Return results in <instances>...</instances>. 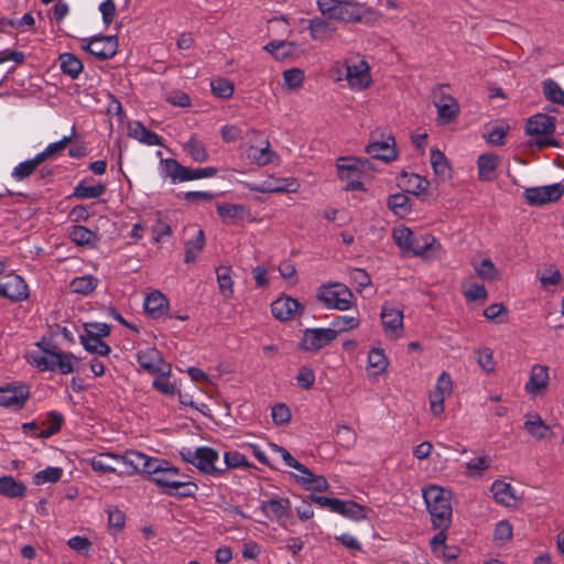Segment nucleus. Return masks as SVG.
Masks as SVG:
<instances>
[{
  "mask_svg": "<svg viewBox=\"0 0 564 564\" xmlns=\"http://www.w3.org/2000/svg\"><path fill=\"white\" fill-rule=\"evenodd\" d=\"M216 275L221 294L226 297H231V295L234 294L231 268L227 265H220L216 269Z\"/></svg>",
  "mask_w": 564,
  "mask_h": 564,
  "instance_id": "47",
  "label": "nucleus"
},
{
  "mask_svg": "<svg viewBox=\"0 0 564 564\" xmlns=\"http://www.w3.org/2000/svg\"><path fill=\"white\" fill-rule=\"evenodd\" d=\"M210 86L213 94L219 98H229L232 96L235 90L234 85L224 78L212 80Z\"/></svg>",
  "mask_w": 564,
  "mask_h": 564,
  "instance_id": "55",
  "label": "nucleus"
},
{
  "mask_svg": "<svg viewBox=\"0 0 564 564\" xmlns=\"http://www.w3.org/2000/svg\"><path fill=\"white\" fill-rule=\"evenodd\" d=\"M26 491L25 484L13 476L3 475L0 477V496L8 499H23Z\"/></svg>",
  "mask_w": 564,
  "mask_h": 564,
  "instance_id": "25",
  "label": "nucleus"
},
{
  "mask_svg": "<svg viewBox=\"0 0 564 564\" xmlns=\"http://www.w3.org/2000/svg\"><path fill=\"white\" fill-rule=\"evenodd\" d=\"M239 447L241 451L225 452L223 458H247L249 455L254 456V458H267L265 451L259 444L242 443Z\"/></svg>",
  "mask_w": 564,
  "mask_h": 564,
  "instance_id": "39",
  "label": "nucleus"
},
{
  "mask_svg": "<svg viewBox=\"0 0 564 564\" xmlns=\"http://www.w3.org/2000/svg\"><path fill=\"white\" fill-rule=\"evenodd\" d=\"M58 61L62 73L73 79H76L83 70L82 61L73 53L59 54Z\"/></svg>",
  "mask_w": 564,
  "mask_h": 564,
  "instance_id": "36",
  "label": "nucleus"
},
{
  "mask_svg": "<svg viewBox=\"0 0 564 564\" xmlns=\"http://www.w3.org/2000/svg\"><path fill=\"white\" fill-rule=\"evenodd\" d=\"M431 164L434 173L442 180L451 176V166L445 154L438 149L431 150Z\"/></svg>",
  "mask_w": 564,
  "mask_h": 564,
  "instance_id": "44",
  "label": "nucleus"
},
{
  "mask_svg": "<svg viewBox=\"0 0 564 564\" xmlns=\"http://www.w3.org/2000/svg\"><path fill=\"white\" fill-rule=\"evenodd\" d=\"M453 391V381L451 376L443 371L435 384L433 391L430 392V408L434 415H440L444 412V400L451 395Z\"/></svg>",
  "mask_w": 564,
  "mask_h": 564,
  "instance_id": "13",
  "label": "nucleus"
},
{
  "mask_svg": "<svg viewBox=\"0 0 564 564\" xmlns=\"http://www.w3.org/2000/svg\"><path fill=\"white\" fill-rule=\"evenodd\" d=\"M283 78L290 89H297L303 85L305 76L302 69L294 67L284 70Z\"/></svg>",
  "mask_w": 564,
  "mask_h": 564,
  "instance_id": "57",
  "label": "nucleus"
},
{
  "mask_svg": "<svg viewBox=\"0 0 564 564\" xmlns=\"http://www.w3.org/2000/svg\"><path fill=\"white\" fill-rule=\"evenodd\" d=\"M387 205L399 217H405L412 210L411 199L405 193L389 195Z\"/></svg>",
  "mask_w": 564,
  "mask_h": 564,
  "instance_id": "38",
  "label": "nucleus"
},
{
  "mask_svg": "<svg viewBox=\"0 0 564 564\" xmlns=\"http://www.w3.org/2000/svg\"><path fill=\"white\" fill-rule=\"evenodd\" d=\"M170 375H159L153 381V388L165 395H174L175 386L169 380Z\"/></svg>",
  "mask_w": 564,
  "mask_h": 564,
  "instance_id": "64",
  "label": "nucleus"
},
{
  "mask_svg": "<svg viewBox=\"0 0 564 564\" xmlns=\"http://www.w3.org/2000/svg\"><path fill=\"white\" fill-rule=\"evenodd\" d=\"M139 366L150 375H170L171 365L165 364L161 352L156 348H147L137 354Z\"/></svg>",
  "mask_w": 564,
  "mask_h": 564,
  "instance_id": "11",
  "label": "nucleus"
},
{
  "mask_svg": "<svg viewBox=\"0 0 564 564\" xmlns=\"http://www.w3.org/2000/svg\"><path fill=\"white\" fill-rule=\"evenodd\" d=\"M556 118L545 113L531 116L525 123L528 135H551L555 132Z\"/></svg>",
  "mask_w": 564,
  "mask_h": 564,
  "instance_id": "18",
  "label": "nucleus"
},
{
  "mask_svg": "<svg viewBox=\"0 0 564 564\" xmlns=\"http://www.w3.org/2000/svg\"><path fill=\"white\" fill-rule=\"evenodd\" d=\"M206 243L205 234L203 229H197L195 235L185 242L184 261L186 263L194 262L197 254L203 251Z\"/></svg>",
  "mask_w": 564,
  "mask_h": 564,
  "instance_id": "33",
  "label": "nucleus"
},
{
  "mask_svg": "<svg viewBox=\"0 0 564 564\" xmlns=\"http://www.w3.org/2000/svg\"><path fill=\"white\" fill-rule=\"evenodd\" d=\"M296 381L301 388L308 390L313 387V384L315 382V373L307 366H302L299 369V373L296 376Z\"/></svg>",
  "mask_w": 564,
  "mask_h": 564,
  "instance_id": "63",
  "label": "nucleus"
},
{
  "mask_svg": "<svg viewBox=\"0 0 564 564\" xmlns=\"http://www.w3.org/2000/svg\"><path fill=\"white\" fill-rule=\"evenodd\" d=\"M106 185L101 182H96L94 178L82 180L74 188L73 196L78 199H90L102 196L106 192Z\"/></svg>",
  "mask_w": 564,
  "mask_h": 564,
  "instance_id": "27",
  "label": "nucleus"
},
{
  "mask_svg": "<svg viewBox=\"0 0 564 564\" xmlns=\"http://www.w3.org/2000/svg\"><path fill=\"white\" fill-rule=\"evenodd\" d=\"M423 498L435 529H448L452 522V492L431 485L423 490Z\"/></svg>",
  "mask_w": 564,
  "mask_h": 564,
  "instance_id": "2",
  "label": "nucleus"
},
{
  "mask_svg": "<svg viewBox=\"0 0 564 564\" xmlns=\"http://www.w3.org/2000/svg\"><path fill=\"white\" fill-rule=\"evenodd\" d=\"M83 50L96 56L99 61H106L113 57L118 50V40L116 35H98L83 46Z\"/></svg>",
  "mask_w": 564,
  "mask_h": 564,
  "instance_id": "10",
  "label": "nucleus"
},
{
  "mask_svg": "<svg viewBox=\"0 0 564 564\" xmlns=\"http://www.w3.org/2000/svg\"><path fill=\"white\" fill-rule=\"evenodd\" d=\"M401 182L405 187L406 193H411L416 196L426 193L430 185V182L425 177L405 172L401 174Z\"/></svg>",
  "mask_w": 564,
  "mask_h": 564,
  "instance_id": "35",
  "label": "nucleus"
},
{
  "mask_svg": "<svg viewBox=\"0 0 564 564\" xmlns=\"http://www.w3.org/2000/svg\"><path fill=\"white\" fill-rule=\"evenodd\" d=\"M261 510L268 518L276 520L283 528L288 527V522L292 518L291 502L288 498H271L262 501Z\"/></svg>",
  "mask_w": 564,
  "mask_h": 564,
  "instance_id": "15",
  "label": "nucleus"
},
{
  "mask_svg": "<svg viewBox=\"0 0 564 564\" xmlns=\"http://www.w3.org/2000/svg\"><path fill=\"white\" fill-rule=\"evenodd\" d=\"M368 365L370 368L376 369V375L386 371L388 367V359L383 350L379 348H372L368 354Z\"/></svg>",
  "mask_w": 564,
  "mask_h": 564,
  "instance_id": "53",
  "label": "nucleus"
},
{
  "mask_svg": "<svg viewBox=\"0 0 564 564\" xmlns=\"http://www.w3.org/2000/svg\"><path fill=\"white\" fill-rule=\"evenodd\" d=\"M165 176H169L173 184L193 181V167L182 165L175 159L161 161Z\"/></svg>",
  "mask_w": 564,
  "mask_h": 564,
  "instance_id": "21",
  "label": "nucleus"
},
{
  "mask_svg": "<svg viewBox=\"0 0 564 564\" xmlns=\"http://www.w3.org/2000/svg\"><path fill=\"white\" fill-rule=\"evenodd\" d=\"M524 427L529 434L536 438H544L550 427L542 421L540 416H536L534 420H529L524 423Z\"/></svg>",
  "mask_w": 564,
  "mask_h": 564,
  "instance_id": "56",
  "label": "nucleus"
},
{
  "mask_svg": "<svg viewBox=\"0 0 564 564\" xmlns=\"http://www.w3.org/2000/svg\"><path fill=\"white\" fill-rule=\"evenodd\" d=\"M319 11L332 20L341 22H359L365 14L364 6L341 0H318Z\"/></svg>",
  "mask_w": 564,
  "mask_h": 564,
  "instance_id": "5",
  "label": "nucleus"
},
{
  "mask_svg": "<svg viewBox=\"0 0 564 564\" xmlns=\"http://www.w3.org/2000/svg\"><path fill=\"white\" fill-rule=\"evenodd\" d=\"M367 165H369L368 159L340 158L337 161L338 175L341 180L360 177Z\"/></svg>",
  "mask_w": 564,
  "mask_h": 564,
  "instance_id": "20",
  "label": "nucleus"
},
{
  "mask_svg": "<svg viewBox=\"0 0 564 564\" xmlns=\"http://www.w3.org/2000/svg\"><path fill=\"white\" fill-rule=\"evenodd\" d=\"M336 339V332L330 328H306L299 344L303 351L317 352Z\"/></svg>",
  "mask_w": 564,
  "mask_h": 564,
  "instance_id": "8",
  "label": "nucleus"
},
{
  "mask_svg": "<svg viewBox=\"0 0 564 564\" xmlns=\"http://www.w3.org/2000/svg\"><path fill=\"white\" fill-rule=\"evenodd\" d=\"M129 137L148 145H163L162 137L153 131L148 130L140 121L129 124Z\"/></svg>",
  "mask_w": 564,
  "mask_h": 564,
  "instance_id": "31",
  "label": "nucleus"
},
{
  "mask_svg": "<svg viewBox=\"0 0 564 564\" xmlns=\"http://www.w3.org/2000/svg\"><path fill=\"white\" fill-rule=\"evenodd\" d=\"M194 464L202 473L214 477L220 476L231 468H251L254 465L250 460H188Z\"/></svg>",
  "mask_w": 564,
  "mask_h": 564,
  "instance_id": "14",
  "label": "nucleus"
},
{
  "mask_svg": "<svg viewBox=\"0 0 564 564\" xmlns=\"http://www.w3.org/2000/svg\"><path fill=\"white\" fill-rule=\"evenodd\" d=\"M370 509L362 506L354 500H341L339 499L335 509V513H338L352 521H361L368 518Z\"/></svg>",
  "mask_w": 564,
  "mask_h": 564,
  "instance_id": "24",
  "label": "nucleus"
},
{
  "mask_svg": "<svg viewBox=\"0 0 564 564\" xmlns=\"http://www.w3.org/2000/svg\"><path fill=\"white\" fill-rule=\"evenodd\" d=\"M564 194V185L561 183L525 188L523 197L531 206H542L557 202Z\"/></svg>",
  "mask_w": 564,
  "mask_h": 564,
  "instance_id": "7",
  "label": "nucleus"
},
{
  "mask_svg": "<svg viewBox=\"0 0 564 564\" xmlns=\"http://www.w3.org/2000/svg\"><path fill=\"white\" fill-rule=\"evenodd\" d=\"M276 154L270 150V142L265 140L263 148L251 145L248 149V158L256 164L263 166L273 162Z\"/></svg>",
  "mask_w": 564,
  "mask_h": 564,
  "instance_id": "42",
  "label": "nucleus"
},
{
  "mask_svg": "<svg viewBox=\"0 0 564 564\" xmlns=\"http://www.w3.org/2000/svg\"><path fill=\"white\" fill-rule=\"evenodd\" d=\"M30 398V387L23 382H12L0 387V405L21 410Z\"/></svg>",
  "mask_w": 564,
  "mask_h": 564,
  "instance_id": "6",
  "label": "nucleus"
},
{
  "mask_svg": "<svg viewBox=\"0 0 564 564\" xmlns=\"http://www.w3.org/2000/svg\"><path fill=\"white\" fill-rule=\"evenodd\" d=\"M169 308V301L160 291L151 292L144 300V311L153 318H160Z\"/></svg>",
  "mask_w": 564,
  "mask_h": 564,
  "instance_id": "29",
  "label": "nucleus"
},
{
  "mask_svg": "<svg viewBox=\"0 0 564 564\" xmlns=\"http://www.w3.org/2000/svg\"><path fill=\"white\" fill-rule=\"evenodd\" d=\"M508 124L495 127L486 135V141L491 145L501 147L505 144V139L508 134Z\"/></svg>",
  "mask_w": 564,
  "mask_h": 564,
  "instance_id": "59",
  "label": "nucleus"
},
{
  "mask_svg": "<svg viewBox=\"0 0 564 564\" xmlns=\"http://www.w3.org/2000/svg\"><path fill=\"white\" fill-rule=\"evenodd\" d=\"M316 299L326 308L347 311L352 306L354 294L345 284L333 282L322 284L317 289Z\"/></svg>",
  "mask_w": 564,
  "mask_h": 564,
  "instance_id": "4",
  "label": "nucleus"
},
{
  "mask_svg": "<svg viewBox=\"0 0 564 564\" xmlns=\"http://www.w3.org/2000/svg\"><path fill=\"white\" fill-rule=\"evenodd\" d=\"M308 30L312 39L315 41L329 40L336 31L329 22L322 18H314L310 20Z\"/></svg>",
  "mask_w": 564,
  "mask_h": 564,
  "instance_id": "34",
  "label": "nucleus"
},
{
  "mask_svg": "<svg viewBox=\"0 0 564 564\" xmlns=\"http://www.w3.org/2000/svg\"><path fill=\"white\" fill-rule=\"evenodd\" d=\"M0 296L12 302H21L29 296V288L25 281L18 274L11 273L0 281Z\"/></svg>",
  "mask_w": 564,
  "mask_h": 564,
  "instance_id": "12",
  "label": "nucleus"
},
{
  "mask_svg": "<svg viewBox=\"0 0 564 564\" xmlns=\"http://www.w3.org/2000/svg\"><path fill=\"white\" fill-rule=\"evenodd\" d=\"M102 337H96L90 335H80V344L84 348L90 352L96 354L98 356H108L111 351L110 346L101 340Z\"/></svg>",
  "mask_w": 564,
  "mask_h": 564,
  "instance_id": "41",
  "label": "nucleus"
},
{
  "mask_svg": "<svg viewBox=\"0 0 564 564\" xmlns=\"http://www.w3.org/2000/svg\"><path fill=\"white\" fill-rule=\"evenodd\" d=\"M158 216L159 218L155 225L152 226L151 231L153 235V239L156 242H160L164 237H170L172 235V229L170 224L161 218L160 212L158 213Z\"/></svg>",
  "mask_w": 564,
  "mask_h": 564,
  "instance_id": "60",
  "label": "nucleus"
},
{
  "mask_svg": "<svg viewBox=\"0 0 564 564\" xmlns=\"http://www.w3.org/2000/svg\"><path fill=\"white\" fill-rule=\"evenodd\" d=\"M381 319L386 333L389 336H398L403 327L402 311L383 306L381 310Z\"/></svg>",
  "mask_w": 564,
  "mask_h": 564,
  "instance_id": "28",
  "label": "nucleus"
},
{
  "mask_svg": "<svg viewBox=\"0 0 564 564\" xmlns=\"http://www.w3.org/2000/svg\"><path fill=\"white\" fill-rule=\"evenodd\" d=\"M284 462L286 463L288 466L293 467L303 474V476L299 477V481H301L302 484L311 485V489L315 491H325L328 488V482L325 477L314 475L299 460Z\"/></svg>",
  "mask_w": 564,
  "mask_h": 564,
  "instance_id": "26",
  "label": "nucleus"
},
{
  "mask_svg": "<svg viewBox=\"0 0 564 564\" xmlns=\"http://www.w3.org/2000/svg\"><path fill=\"white\" fill-rule=\"evenodd\" d=\"M183 149L191 158L198 163L206 162L209 158L208 152L202 141L192 135L188 141L183 144Z\"/></svg>",
  "mask_w": 564,
  "mask_h": 564,
  "instance_id": "43",
  "label": "nucleus"
},
{
  "mask_svg": "<svg viewBox=\"0 0 564 564\" xmlns=\"http://www.w3.org/2000/svg\"><path fill=\"white\" fill-rule=\"evenodd\" d=\"M173 488L171 490H163V494L177 498H189L194 497L198 490V486L191 481L172 482Z\"/></svg>",
  "mask_w": 564,
  "mask_h": 564,
  "instance_id": "49",
  "label": "nucleus"
},
{
  "mask_svg": "<svg viewBox=\"0 0 564 564\" xmlns=\"http://www.w3.org/2000/svg\"><path fill=\"white\" fill-rule=\"evenodd\" d=\"M75 135L76 129L75 126H73L70 135H65L59 141L48 144L44 151L37 153L39 158L42 160V162H44L45 160L62 152L72 142Z\"/></svg>",
  "mask_w": 564,
  "mask_h": 564,
  "instance_id": "48",
  "label": "nucleus"
},
{
  "mask_svg": "<svg viewBox=\"0 0 564 564\" xmlns=\"http://www.w3.org/2000/svg\"><path fill=\"white\" fill-rule=\"evenodd\" d=\"M549 384V368L543 365H534L530 371V377L525 383V391L529 394L536 395L546 389Z\"/></svg>",
  "mask_w": 564,
  "mask_h": 564,
  "instance_id": "22",
  "label": "nucleus"
},
{
  "mask_svg": "<svg viewBox=\"0 0 564 564\" xmlns=\"http://www.w3.org/2000/svg\"><path fill=\"white\" fill-rule=\"evenodd\" d=\"M542 90L546 100L564 107V89L552 78L542 82Z\"/></svg>",
  "mask_w": 564,
  "mask_h": 564,
  "instance_id": "45",
  "label": "nucleus"
},
{
  "mask_svg": "<svg viewBox=\"0 0 564 564\" xmlns=\"http://www.w3.org/2000/svg\"><path fill=\"white\" fill-rule=\"evenodd\" d=\"M499 161V155L491 152L479 155L477 160L479 180L485 182L495 181Z\"/></svg>",
  "mask_w": 564,
  "mask_h": 564,
  "instance_id": "23",
  "label": "nucleus"
},
{
  "mask_svg": "<svg viewBox=\"0 0 564 564\" xmlns=\"http://www.w3.org/2000/svg\"><path fill=\"white\" fill-rule=\"evenodd\" d=\"M124 469L119 470L121 474H142L150 477L163 490H171L172 482H176L174 478L180 477V470L171 466L170 460H141L134 464V460H121Z\"/></svg>",
  "mask_w": 564,
  "mask_h": 564,
  "instance_id": "1",
  "label": "nucleus"
},
{
  "mask_svg": "<svg viewBox=\"0 0 564 564\" xmlns=\"http://www.w3.org/2000/svg\"><path fill=\"white\" fill-rule=\"evenodd\" d=\"M359 319L352 316H336L332 322L330 329L336 332V337L341 332L355 329L359 326Z\"/></svg>",
  "mask_w": 564,
  "mask_h": 564,
  "instance_id": "54",
  "label": "nucleus"
},
{
  "mask_svg": "<svg viewBox=\"0 0 564 564\" xmlns=\"http://www.w3.org/2000/svg\"><path fill=\"white\" fill-rule=\"evenodd\" d=\"M78 358L70 352L51 354V356H39L34 358L35 365L41 370H57L62 375H67L74 371L73 361Z\"/></svg>",
  "mask_w": 564,
  "mask_h": 564,
  "instance_id": "9",
  "label": "nucleus"
},
{
  "mask_svg": "<svg viewBox=\"0 0 564 564\" xmlns=\"http://www.w3.org/2000/svg\"><path fill=\"white\" fill-rule=\"evenodd\" d=\"M42 163V160L36 154L33 159L19 163L13 169L11 176L17 181H23L30 175H32L36 167Z\"/></svg>",
  "mask_w": 564,
  "mask_h": 564,
  "instance_id": "46",
  "label": "nucleus"
},
{
  "mask_svg": "<svg viewBox=\"0 0 564 564\" xmlns=\"http://www.w3.org/2000/svg\"><path fill=\"white\" fill-rule=\"evenodd\" d=\"M491 491L495 500L502 506H511L516 501L512 487L501 480H496L491 485Z\"/></svg>",
  "mask_w": 564,
  "mask_h": 564,
  "instance_id": "40",
  "label": "nucleus"
},
{
  "mask_svg": "<svg viewBox=\"0 0 564 564\" xmlns=\"http://www.w3.org/2000/svg\"><path fill=\"white\" fill-rule=\"evenodd\" d=\"M366 153L375 159L382 162H390L397 158V151L394 148V138L389 135L386 140L377 141L372 140L366 147Z\"/></svg>",
  "mask_w": 564,
  "mask_h": 564,
  "instance_id": "19",
  "label": "nucleus"
},
{
  "mask_svg": "<svg viewBox=\"0 0 564 564\" xmlns=\"http://www.w3.org/2000/svg\"><path fill=\"white\" fill-rule=\"evenodd\" d=\"M108 524L110 529L121 530L126 523V514L116 506H110L107 509Z\"/></svg>",
  "mask_w": 564,
  "mask_h": 564,
  "instance_id": "58",
  "label": "nucleus"
},
{
  "mask_svg": "<svg viewBox=\"0 0 564 564\" xmlns=\"http://www.w3.org/2000/svg\"><path fill=\"white\" fill-rule=\"evenodd\" d=\"M63 423L64 416L62 413L56 411L48 412L46 420L43 422V425L48 424V427H45L43 432H40L42 434V438H48L56 434L62 429Z\"/></svg>",
  "mask_w": 564,
  "mask_h": 564,
  "instance_id": "51",
  "label": "nucleus"
},
{
  "mask_svg": "<svg viewBox=\"0 0 564 564\" xmlns=\"http://www.w3.org/2000/svg\"><path fill=\"white\" fill-rule=\"evenodd\" d=\"M434 104L437 108L438 118L444 122L454 120L459 112L457 101L452 96L446 95L443 91L440 93V100Z\"/></svg>",
  "mask_w": 564,
  "mask_h": 564,
  "instance_id": "30",
  "label": "nucleus"
},
{
  "mask_svg": "<svg viewBox=\"0 0 564 564\" xmlns=\"http://www.w3.org/2000/svg\"><path fill=\"white\" fill-rule=\"evenodd\" d=\"M392 238L402 252H411L416 257H430L436 249H441V245L432 235L422 234L417 236L404 226L394 228Z\"/></svg>",
  "mask_w": 564,
  "mask_h": 564,
  "instance_id": "3",
  "label": "nucleus"
},
{
  "mask_svg": "<svg viewBox=\"0 0 564 564\" xmlns=\"http://www.w3.org/2000/svg\"><path fill=\"white\" fill-rule=\"evenodd\" d=\"M110 334V326L106 323H86L84 325V334L96 337H107Z\"/></svg>",
  "mask_w": 564,
  "mask_h": 564,
  "instance_id": "62",
  "label": "nucleus"
},
{
  "mask_svg": "<svg viewBox=\"0 0 564 564\" xmlns=\"http://www.w3.org/2000/svg\"><path fill=\"white\" fill-rule=\"evenodd\" d=\"M272 315L281 321L286 322L293 319L296 315L301 316L304 312V306L291 296H280L271 304Z\"/></svg>",
  "mask_w": 564,
  "mask_h": 564,
  "instance_id": "16",
  "label": "nucleus"
},
{
  "mask_svg": "<svg viewBox=\"0 0 564 564\" xmlns=\"http://www.w3.org/2000/svg\"><path fill=\"white\" fill-rule=\"evenodd\" d=\"M70 240L80 247H95L98 242V235L87 227L75 225L69 229Z\"/></svg>",
  "mask_w": 564,
  "mask_h": 564,
  "instance_id": "32",
  "label": "nucleus"
},
{
  "mask_svg": "<svg viewBox=\"0 0 564 564\" xmlns=\"http://www.w3.org/2000/svg\"><path fill=\"white\" fill-rule=\"evenodd\" d=\"M243 206L237 204H219L217 205V213L223 219H234L241 217Z\"/></svg>",
  "mask_w": 564,
  "mask_h": 564,
  "instance_id": "61",
  "label": "nucleus"
},
{
  "mask_svg": "<svg viewBox=\"0 0 564 564\" xmlns=\"http://www.w3.org/2000/svg\"><path fill=\"white\" fill-rule=\"evenodd\" d=\"M97 286V279L93 275H84L75 278L70 282V289L73 292L78 294H88L93 292Z\"/></svg>",
  "mask_w": 564,
  "mask_h": 564,
  "instance_id": "52",
  "label": "nucleus"
},
{
  "mask_svg": "<svg viewBox=\"0 0 564 564\" xmlns=\"http://www.w3.org/2000/svg\"><path fill=\"white\" fill-rule=\"evenodd\" d=\"M263 48L275 59L285 61L294 54L296 45L290 41H271Z\"/></svg>",
  "mask_w": 564,
  "mask_h": 564,
  "instance_id": "37",
  "label": "nucleus"
},
{
  "mask_svg": "<svg viewBox=\"0 0 564 564\" xmlns=\"http://www.w3.org/2000/svg\"><path fill=\"white\" fill-rule=\"evenodd\" d=\"M63 475V469L61 467H46L43 470L37 471L33 476V482L36 486L44 485L46 482H57Z\"/></svg>",
  "mask_w": 564,
  "mask_h": 564,
  "instance_id": "50",
  "label": "nucleus"
},
{
  "mask_svg": "<svg viewBox=\"0 0 564 564\" xmlns=\"http://www.w3.org/2000/svg\"><path fill=\"white\" fill-rule=\"evenodd\" d=\"M345 78L354 90H362L371 83L369 66L364 59L356 64L345 66Z\"/></svg>",
  "mask_w": 564,
  "mask_h": 564,
  "instance_id": "17",
  "label": "nucleus"
}]
</instances>
